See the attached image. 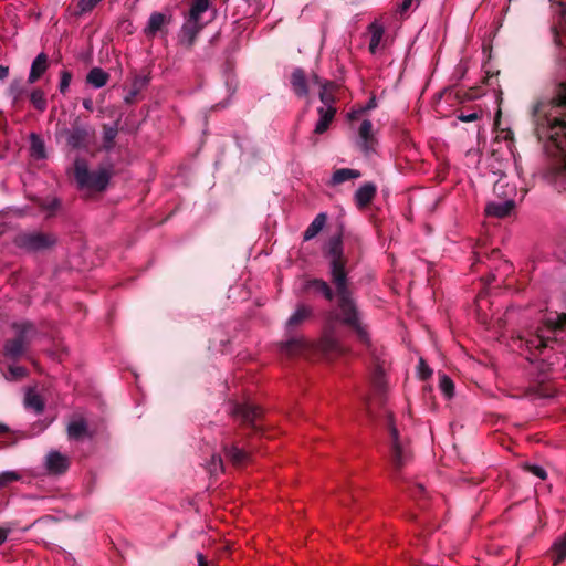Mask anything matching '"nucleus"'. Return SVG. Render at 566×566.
I'll return each mask as SVG.
<instances>
[{
  "mask_svg": "<svg viewBox=\"0 0 566 566\" xmlns=\"http://www.w3.org/2000/svg\"><path fill=\"white\" fill-rule=\"evenodd\" d=\"M83 106L88 112H93V109H94L93 101L91 98H85L83 101Z\"/></svg>",
  "mask_w": 566,
  "mask_h": 566,
  "instance_id": "nucleus-54",
  "label": "nucleus"
},
{
  "mask_svg": "<svg viewBox=\"0 0 566 566\" xmlns=\"http://www.w3.org/2000/svg\"><path fill=\"white\" fill-rule=\"evenodd\" d=\"M24 405L29 409H33L35 413H41L44 410V401L40 395L34 391H28L24 398Z\"/></svg>",
  "mask_w": 566,
  "mask_h": 566,
  "instance_id": "nucleus-33",
  "label": "nucleus"
},
{
  "mask_svg": "<svg viewBox=\"0 0 566 566\" xmlns=\"http://www.w3.org/2000/svg\"><path fill=\"white\" fill-rule=\"evenodd\" d=\"M109 74L101 67H93L86 75V82L96 88L107 84Z\"/></svg>",
  "mask_w": 566,
  "mask_h": 566,
  "instance_id": "nucleus-25",
  "label": "nucleus"
},
{
  "mask_svg": "<svg viewBox=\"0 0 566 566\" xmlns=\"http://www.w3.org/2000/svg\"><path fill=\"white\" fill-rule=\"evenodd\" d=\"M57 137L64 138L72 149H86L93 134L91 127L76 117L71 127H63L57 130Z\"/></svg>",
  "mask_w": 566,
  "mask_h": 566,
  "instance_id": "nucleus-6",
  "label": "nucleus"
},
{
  "mask_svg": "<svg viewBox=\"0 0 566 566\" xmlns=\"http://www.w3.org/2000/svg\"><path fill=\"white\" fill-rule=\"evenodd\" d=\"M326 349H329V350H339V345L335 342V340H328L327 342V346H326Z\"/></svg>",
  "mask_w": 566,
  "mask_h": 566,
  "instance_id": "nucleus-56",
  "label": "nucleus"
},
{
  "mask_svg": "<svg viewBox=\"0 0 566 566\" xmlns=\"http://www.w3.org/2000/svg\"><path fill=\"white\" fill-rule=\"evenodd\" d=\"M551 335L536 334L524 340V345L530 350L543 353L551 348L556 352H566V314H560L556 319L548 318L545 322Z\"/></svg>",
  "mask_w": 566,
  "mask_h": 566,
  "instance_id": "nucleus-2",
  "label": "nucleus"
},
{
  "mask_svg": "<svg viewBox=\"0 0 566 566\" xmlns=\"http://www.w3.org/2000/svg\"><path fill=\"white\" fill-rule=\"evenodd\" d=\"M30 101L33 104V106L40 112H43L46 108V98L44 92L40 88H36L31 93Z\"/></svg>",
  "mask_w": 566,
  "mask_h": 566,
  "instance_id": "nucleus-36",
  "label": "nucleus"
},
{
  "mask_svg": "<svg viewBox=\"0 0 566 566\" xmlns=\"http://www.w3.org/2000/svg\"><path fill=\"white\" fill-rule=\"evenodd\" d=\"M21 479V475L15 471H4L0 473V490L9 486L11 483Z\"/></svg>",
  "mask_w": 566,
  "mask_h": 566,
  "instance_id": "nucleus-38",
  "label": "nucleus"
},
{
  "mask_svg": "<svg viewBox=\"0 0 566 566\" xmlns=\"http://www.w3.org/2000/svg\"><path fill=\"white\" fill-rule=\"evenodd\" d=\"M424 492L426 491L422 484L416 483L409 486V494L413 499L421 497L422 495H424Z\"/></svg>",
  "mask_w": 566,
  "mask_h": 566,
  "instance_id": "nucleus-47",
  "label": "nucleus"
},
{
  "mask_svg": "<svg viewBox=\"0 0 566 566\" xmlns=\"http://www.w3.org/2000/svg\"><path fill=\"white\" fill-rule=\"evenodd\" d=\"M292 90L298 97H306L308 95V85L306 75L303 69L296 67L291 74Z\"/></svg>",
  "mask_w": 566,
  "mask_h": 566,
  "instance_id": "nucleus-17",
  "label": "nucleus"
},
{
  "mask_svg": "<svg viewBox=\"0 0 566 566\" xmlns=\"http://www.w3.org/2000/svg\"><path fill=\"white\" fill-rule=\"evenodd\" d=\"M118 134L117 123L111 126L107 124L103 125V148L109 151L115 144V138Z\"/></svg>",
  "mask_w": 566,
  "mask_h": 566,
  "instance_id": "nucleus-32",
  "label": "nucleus"
},
{
  "mask_svg": "<svg viewBox=\"0 0 566 566\" xmlns=\"http://www.w3.org/2000/svg\"><path fill=\"white\" fill-rule=\"evenodd\" d=\"M312 82L316 85H318L319 87H322V84L325 82V81H322L318 75L316 74H313L312 76Z\"/></svg>",
  "mask_w": 566,
  "mask_h": 566,
  "instance_id": "nucleus-58",
  "label": "nucleus"
},
{
  "mask_svg": "<svg viewBox=\"0 0 566 566\" xmlns=\"http://www.w3.org/2000/svg\"><path fill=\"white\" fill-rule=\"evenodd\" d=\"M418 375H419V378L422 380L430 378L432 375V369L427 365V363L423 358L419 359Z\"/></svg>",
  "mask_w": 566,
  "mask_h": 566,
  "instance_id": "nucleus-42",
  "label": "nucleus"
},
{
  "mask_svg": "<svg viewBox=\"0 0 566 566\" xmlns=\"http://www.w3.org/2000/svg\"><path fill=\"white\" fill-rule=\"evenodd\" d=\"M527 394L537 398H551L555 395V388L542 380L530 386Z\"/></svg>",
  "mask_w": 566,
  "mask_h": 566,
  "instance_id": "nucleus-28",
  "label": "nucleus"
},
{
  "mask_svg": "<svg viewBox=\"0 0 566 566\" xmlns=\"http://www.w3.org/2000/svg\"><path fill=\"white\" fill-rule=\"evenodd\" d=\"M317 113L319 115V119L315 125L314 134L322 135L329 128L331 123L334 119L336 114L335 107H318Z\"/></svg>",
  "mask_w": 566,
  "mask_h": 566,
  "instance_id": "nucleus-18",
  "label": "nucleus"
},
{
  "mask_svg": "<svg viewBox=\"0 0 566 566\" xmlns=\"http://www.w3.org/2000/svg\"><path fill=\"white\" fill-rule=\"evenodd\" d=\"M547 135L554 146L560 151L566 169V113L554 118H547Z\"/></svg>",
  "mask_w": 566,
  "mask_h": 566,
  "instance_id": "nucleus-9",
  "label": "nucleus"
},
{
  "mask_svg": "<svg viewBox=\"0 0 566 566\" xmlns=\"http://www.w3.org/2000/svg\"><path fill=\"white\" fill-rule=\"evenodd\" d=\"M27 369L22 366H10L6 379L13 381L20 380L27 376Z\"/></svg>",
  "mask_w": 566,
  "mask_h": 566,
  "instance_id": "nucleus-40",
  "label": "nucleus"
},
{
  "mask_svg": "<svg viewBox=\"0 0 566 566\" xmlns=\"http://www.w3.org/2000/svg\"><path fill=\"white\" fill-rule=\"evenodd\" d=\"M209 4L210 0H192L189 18L199 21L201 14L208 10Z\"/></svg>",
  "mask_w": 566,
  "mask_h": 566,
  "instance_id": "nucleus-34",
  "label": "nucleus"
},
{
  "mask_svg": "<svg viewBox=\"0 0 566 566\" xmlns=\"http://www.w3.org/2000/svg\"><path fill=\"white\" fill-rule=\"evenodd\" d=\"M551 7L554 12V22L549 31L553 38V43L557 48H563V35L566 36V2L563 0H549Z\"/></svg>",
  "mask_w": 566,
  "mask_h": 566,
  "instance_id": "nucleus-10",
  "label": "nucleus"
},
{
  "mask_svg": "<svg viewBox=\"0 0 566 566\" xmlns=\"http://www.w3.org/2000/svg\"><path fill=\"white\" fill-rule=\"evenodd\" d=\"M231 413L242 427L250 428L254 433L262 431L263 410L259 406L251 402L235 403Z\"/></svg>",
  "mask_w": 566,
  "mask_h": 566,
  "instance_id": "nucleus-8",
  "label": "nucleus"
},
{
  "mask_svg": "<svg viewBox=\"0 0 566 566\" xmlns=\"http://www.w3.org/2000/svg\"><path fill=\"white\" fill-rule=\"evenodd\" d=\"M526 471L532 473L533 475L539 478L541 480H545L547 478V472L544 468L535 464L525 465Z\"/></svg>",
  "mask_w": 566,
  "mask_h": 566,
  "instance_id": "nucleus-45",
  "label": "nucleus"
},
{
  "mask_svg": "<svg viewBox=\"0 0 566 566\" xmlns=\"http://www.w3.org/2000/svg\"><path fill=\"white\" fill-rule=\"evenodd\" d=\"M381 378H382V370L377 369L376 374H375V381L377 382L378 386H380V384H381Z\"/></svg>",
  "mask_w": 566,
  "mask_h": 566,
  "instance_id": "nucleus-57",
  "label": "nucleus"
},
{
  "mask_svg": "<svg viewBox=\"0 0 566 566\" xmlns=\"http://www.w3.org/2000/svg\"><path fill=\"white\" fill-rule=\"evenodd\" d=\"M136 96H137V95H132V91H130V92L128 93V95L125 97V102H126V103H133Z\"/></svg>",
  "mask_w": 566,
  "mask_h": 566,
  "instance_id": "nucleus-60",
  "label": "nucleus"
},
{
  "mask_svg": "<svg viewBox=\"0 0 566 566\" xmlns=\"http://www.w3.org/2000/svg\"><path fill=\"white\" fill-rule=\"evenodd\" d=\"M554 106L566 108V84L560 83L556 90V94L552 99Z\"/></svg>",
  "mask_w": 566,
  "mask_h": 566,
  "instance_id": "nucleus-39",
  "label": "nucleus"
},
{
  "mask_svg": "<svg viewBox=\"0 0 566 566\" xmlns=\"http://www.w3.org/2000/svg\"><path fill=\"white\" fill-rule=\"evenodd\" d=\"M13 243L19 249L28 252H41L55 245L56 238L51 233L41 231H23L14 237Z\"/></svg>",
  "mask_w": 566,
  "mask_h": 566,
  "instance_id": "nucleus-5",
  "label": "nucleus"
},
{
  "mask_svg": "<svg viewBox=\"0 0 566 566\" xmlns=\"http://www.w3.org/2000/svg\"><path fill=\"white\" fill-rule=\"evenodd\" d=\"M9 75V67L0 64V81L6 80Z\"/></svg>",
  "mask_w": 566,
  "mask_h": 566,
  "instance_id": "nucleus-53",
  "label": "nucleus"
},
{
  "mask_svg": "<svg viewBox=\"0 0 566 566\" xmlns=\"http://www.w3.org/2000/svg\"><path fill=\"white\" fill-rule=\"evenodd\" d=\"M368 30L370 33L369 51H370V53L375 54L377 52L379 43L384 36L385 30L377 22H373L368 27Z\"/></svg>",
  "mask_w": 566,
  "mask_h": 566,
  "instance_id": "nucleus-29",
  "label": "nucleus"
},
{
  "mask_svg": "<svg viewBox=\"0 0 566 566\" xmlns=\"http://www.w3.org/2000/svg\"><path fill=\"white\" fill-rule=\"evenodd\" d=\"M30 151L31 156L35 159H43L46 157L44 142L34 133L30 135Z\"/></svg>",
  "mask_w": 566,
  "mask_h": 566,
  "instance_id": "nucleus-30",
  "label": "nucleus"
},
{
  "mask_svg": "<svg viewBox=\"0 0 566 566\" xmlns=\"http://www.w3.org/2000/svg\"><path fill=\"white\" fill-rule=\"evenodd\" d=\"M479 93L478 88L472 87L467 92L461 93L460 91L457 92V98L460 101H471L478 98Z\"/></svg>",
  "mask_w": 566,
  "mask_h": 566,
  "instance_id": "nucleus-46",
  "label": "nucleus"
},
{
  "mask_svg": "<svg viewBox=\"0 0 566 566\" xmlns=\"http://www.w3.org/2000/svg\"><path fill=\"white\" fill-rule=\"evenodd\" d=\"M70 467L69 459L59 451H52L46 457V469L53 474H63Z\"/></svg>",
  "mask_w": 566,
  "mask_h": 566,
  "instance_id": "nucleus-13",
  "label": "nucleus"
},
{
  "mask_svg": "<svg viewBox=\"0 0 566 566\" xmlns=\"http://www.w3.org/2000/svg\"><path fill=\"white\" fill-rule=\"evenodd\" d=\"M9 533H10V528L0 527V545L6 543Z\"/></svg>",
  "mask_w": 566,
  "mask_h": 566,
  "instance_id": "nucleus-51",
  "label": "nucleus"
},
{
  "mask_svg": "<svg viewBox=\"0 0 566 566\" xmlns=\"http://www.w3.org/2000/svg\"><path fill=\"white\" fill-rule=\"evenodd\" d=\"M222 449L227 459L235 468H242L250 462V453L244 451L242 448H239L237 443H223Z\"/></svg>",
  "mask_w": 566,
  "mask_h": 566,
  "instance_id": "nucleus-12",
  "label": "nucleus"
},
{
  "mask_svg": "<svg viewBox=\"0 0 566 566\" xmlns=\"http://www.w3.org/2000/svg\"><path fill=\"white\" fill-rule=\"evenodd\" d=\"M71 80H72V73L66 70H63L61 72V80H60V85H59V90L62 94H64L67 91Z\"/></svg>",
  "mask_w": 566,
  "mask_h": 566,
  "instance_id": "nucleus-43",
  "label": "nucleus"
},
{
  "mask_svg": "<svg viewBox=\"0 0 566 566\" xmlns=\"http://www.w3.org/2000/svg\"><path fill=\"white\" fill-rule=\"evenodd\" d=\"M74 176L81 189L94 191H104L111 179V172L107 169L91 171L82 160L75 161Z\"/></svg>",
  "mask_w": 566,
  "mask_h": 566,
  "instance_id": "nucleus-4",
  "label": "nucleus"
},
{
  "mask_svg": "<svg viewBox=\"0 0 566 566\" xmlns=\"http://www.w3.org/2000/svg\"><path fill=\"white\" fill-rule=\"evenodd\" d=\"M10 431L9 427L4 423H0V434L8 433Z\"/></svg>",
  "mask_w": 566,
  "mask_h": 566,
  "instance_id": "nucleus-59",
  "label": "nucleus"
},
{
  "mask_svg": "<svg viewBox=\"0 0 566 566\" xmlns=\"http://www.w3.org/2000/svg\"><path fill=\"white\" fill-rule=\"evenodd\" d=\"M196 557L198 560V566H208V562H207L206 557L203 556V554L197 553Z\"/></svg>",
  "mask_w": 566,
  "mask_h": 566,
  "instance_id": "nucleus-55",
  "label": "nucleus"
},
{
  "mask_svg": "<svg viewBox=\"0 0 566 566\" xmlns=\"http://www.w3.org/2000/svg\"><path fill=\"white\" fill-rule=\"evenodd\" d=\"M12 327L15 331V336L6 340L3 354L8 358L17 360L30 345L32 335L35 334V327L31 322L14 323Z\"/></svg>",
  "mask_w": 566,
  "mask_h": 566,
  "instance_id": "nucleus-3",
  "label": "nucleus"
},
{
  "mask_svg": "<svg viewBox=\"0 0 566 566\" xmlns=\"http://www.w3.org/2000/svg\"><path fill=\"white\" fill-rule=\"evenodd\" d=\"M14 87H15V83H12L11 84V91H14Z\"/></svg>",
  "mask_w": 566,
  "mask_h": 566,
  "instance_id": "nucleus-63",
  "label": "nucleus"
},
{
  "mask_svg": "<svg viewBox=\"0 0 566 566\" xmlns=\"http://www.w3.org/2000/svg\"><path fill=\"white\" fill-rule=\"evenodd\" d=\"M479 118H480V114L478 112H472V113H469V114L460 113L458 115V119L461 120V122H464V123L475 122Z\"/></svg>",
  "mask_w": 566,
  "mask_h": 566,
  "instance_id": "nucleus-48",
  "label": "nucleus"
},
{
  "mask_svg": "<svg viewBox=\"0 0 566 566\" xmlns=\"http://www.w3.org/2000/svg\"><path fill=\"white\" fill-rule=\"evenodd\" d=\"M377 187L373 182H366L355 192V202L359 209L366 208L371 203L376 196Z\"/></svg>",
  "mask_w": 566,
  "mask_h": 566,
  "instance_id": "nucleus-16",
  "label": "nucleus"
},
{
  "mask_svg": "<svg viewBox=\"0 0 566 566\" xmlns=\"http://www.w3.org/2000/svg\"><path fill=\"white\" fill-rule=\"evenodd\" d=\"M48 65V55L45 53H40L31 64L28 82L31 84L35 83L44 74Z\"/></svg>",
  "mask_w": 566,
  "mask_h": 566,
  "instance_id": "nucleus-19",
  "label": "nucleus"
},
{
  "mask_svg": "<svg viewBox=\"0 0 566 566\" xmlns=\"http://www.w3.org/2000/svg\"><path fill=\"white\" fill-rule=\"evenodd\" d=\"M337 85L332 81H325L322 84L319 91V99L325 105L324 107H334L335 96L334 92L336 91Z\"/></svg>",
  "mask_w": 566,
  "mask_h": 566,
  "instance_id": "nucleus-27",
  "label": "nucleus"
},
{
  "mask_svg": "<svg viewBox=\"0 0 566 566\" xmlns=\"http://www.w3.org/2000/svg\"><path fill=\"white\" fill-rule=\"evenodd\" d=\"M514 208L515 201L513 199H507L504 201H492L486 205L485 212L491 217L505 218L510 216Z\"/></svg>",
  "mask_w": 566,
  "mask_h": 566,
  "instance_id": "nucleus-15",
  "label": "nucleus"
},
{
  "mask_svg": "<svg viewBox=\"0 0 566 566\" xmlns=\"http://www.w3.org/2000/svg\"><path fill=\"white\" fill-rule=\"evenodd\" d=\"M358 145L361 151L367 156L374 153L377 140L373 135V123L369 119H364L361 122L358 130Z\"/></svg>",
  "mask_w": 566,
  "mask_h": 566,
  "instance_id": "nucleus-11",
  "label": "nucleus"
},
{
  "mask_svg": "<svg viewBox=\"0 0 566 566\" xmlns=\"http://www.w3.org/2000/svg\"><path fill=\"white\" fill-rule=\"evenodd\" d=\"M88 436V427L85 419L80 418L78 420L72 421L67 426V437L71 440H82Z\"/></svg>",
  "mask_w": 566,
  "mask_h": 566,
  "instance_id": "nucleus-23",
  "label": "nucleus"
},
{
  "mask_svg": "<svg viewBox=\"0 0 566 566\" xmlns=\"http://www.w3.org/2000/svg\"><path fill=\"white\" fill-rule=\"evenodd\" d=\"M313 310L305 304H298L296 311L290 316L286 322L287 328H294L302 325L306 319L312 316Z\"/></svg>",
  "mask_w": 566,
  "mask_h": 566,
  "instance_id": "nucleus-20",
  "label": "nucleus"
},
{
  "mask_svg": "<svg viewBox=\"0 0 566 566\" xmlns=\"http://www.w3.org/2000/svg\"><path fill=\"white\" fill-rule=\"evenodd\" d=\"M501 188H502V186H500V185H499V182H496V184L494 185V192H495V193H499V191H500V189H501Z\"/></svg>",
  "mask_w": 566,
  "mask_h": 566,
  "instance_id": "nucleus-61",
  "label": "nucleus"
},
{
  "mask_svg": "<svg viewBox=\"0 0 566 566\" xmlns=\"http://www.w3.org/2000/svg\"><path fill=\"white\" fill-rule=\"evenodd\" d=\"M323 254L327 260L329 282L310 279L305 282L304 290L319 294L328 302L337 297L338 312L334 313L335 318L350 328L363 345L369 347V333L353 296V284L347 268L348 258L344 253L342 234L328 239Z\"/></svg>",
  "mask_w": 566,
  "mask_h": 566,
  "instance_id": "nucleus-1",
  "label": "nucleus"
},
{
  "mask_svg": "<svg viewBox=\"0 0 566 566\" xmlns=\"http://www.w3.org/2000/svg\"><path fill=\"white\" fill-rule=\"evenodd\" d=\"M311 140L314 145L317 143V139H315L314 137H312Z\"/></svg>",
  "mask_w": 566,
  "mask_h": 566,
  "instance_id": "nucleus-62",
  "label": "nucleus"
},
{
  "mask_svg": "<svg viewBox=\"0 0 566 566\" xmlns=\"http://www.w3.org/2000/svg\"><path fill=\"white\" fill-rule=\"evenodd\" d=\"M60 205L61 203L59 199H52L49 203L43 205L42 208L50 212H54L59 209Z\"/></svg>",
  "mask_w": 566,
  "mask_h": 566,
  "instance_id": "nucleus-49",
  "label": "nucleus"
},
{
  "mask_svg": "<svg viewBox=\"0 0 566 566\" xmlns=\"http://www.w3.org/2000/svg\"><path fill=\"white\" fill-rule=\"evenodd\" d=\"M102 0H78L76 12L77 15L92 11Z\"/></svg>",
  "mask_w": 566,
  "mask_h": 566,
  "instance_id": "nucleus-41",
  "label": "nucleus"
},
{
  "mask_svg": "<svg viewBox=\"0 0 566 566\" xmlns=\"http://www.w3.org/2000/svg\"><path fill=\"white\" fill-rule=\"evenodd\" d=\"M150 82L149 72L136 75L132 84V95H138Z\"/></svg>",
  "mask_w": 566,
  "mask_h": 566,
  "instance_id": "nucleus-35",
  "label": "nucleus"
},
{
  "mask_svg": "<svg viewBox=\"0 0 566 566\" xmlns=\"http://www.w3.org/2000/svg\"><path fill=\"white\" fill-rule=\"evenodd\" d=\"M360 176H361V172L359 170L350 169V168H339L333 172L329 184L332 186H336V185H340L347 180L359 178Z\"/></svg>",
  "mask_w": 566,
  "mask_h": 566,
  "instance_id": "nucleus-26",
  "label": "nucleus"
},
{
  "mask_svg": "<svg viewBox=\"0 0 566 566\" xmlns=\"http://www.w3.org/2000/svg\"><path fill=\"white\" fill-rule=\"evenodd\" d=\"M166 15L160 12H154L150 14L147 28L145 32L147 35H155L158 31H160L166 23Z\"/></svg>",
  "mask_w": 566,
  "mask_h": 566,
  "instance_id": "nucleus-31",
  "label": "nucleus"
},
{
  "mask_svg": "<svg viewBox=\"0 0 566 566\" xmlns=\"http://www.w3.org/2000/svg\"><path fill=\"white\" fill-rule=\"evenodd\" d=\"M549 556L554 565L562 563L566 558V533L554 542Z\"/></svg>",
  "mask_w": 566,
  "mask_h": 566,
  "instance_id": "nucleus-24",
  "label": "nucleus"
},
{
  "mask_svg": "<svg viewBox=\"0 0 566 566\" xmlns=\"http://www.w3.org/2000/svg\"><path fill=\"white\" fill-rule=\"evenodd\" d=\"M439 387H440L441 391L446 395L447 398L453 397L454 384L449 376H447L444 374L440 375Z\"/></svg>",
  "mask_w": 566,
  "mask_h": 566,
  "instance_id": "nucleus-37",
  "label": "nucleus"
},
{
  "mask_svg": "<svg viewBox=\"0 0 566 566\" xmlns=\"http://www.w3.org/2000/svg\"><path fill=\"white\" fill-rule=\"evenodd\" d=\"M389 461L395 472L401 470L411 460L408 442L399 437L397 428L389 422Z\"/></svg>",
  "mask_w": 566,
  "mask_h": 566,
  "instance_id": "nucleus-7",
  "label": "nucleus"
},
{
  "mask_svg": "<svg viewBox=\"0 0 566 566\" xmlns=\"http://www.w3.org/2000/svg\"><path fill=\"white\" fill-rule=\"evenodd\" d=\"M209 472L211 474H217L218 472L223 470V461L220 455H212L211 462L209 463Z\"/></svg>",
  "mask_w": 566,
  "mask_h": 566,
  "instance_id": "nucleus-44",
  "label": "nucleus"
},
{
  "mask_svg": "<svg viewBox=\"0 0 566 566\" xmlns=\"http://www.w3.org/2000/svg\"><path fill=\"white\" fill-rule=\"evenodd\" d=\"M412 6V0H403L399 7H398V12L403 15L405 13H407V11L410 9V7Z\"/></svg>",
  "mask_w": 566,
  "mask_h": 566,
  "instance_id": "nucleus-50",
  "label": "nucleus"
},
{
  "mask_svg": "<svg viewBox=\"0 0 566 566\" xmlns=\"http://www.w3.org/2000/svg\"><path fill=\"white\" fill-rule=\"evenodd\" d=\"M376 106H377L376 98L371 97L368 101V103L366 104V106L361 109V112H367V111L374 109V108H376Z\"/></svg>",
  "mask_w": 566,
  "mask_h": 566,
  "instance_id": "nucleus-52",
  "label": "nucleus"
},
{
  "mask_svg": "<svg viewBox=\"0 0 566 566\" xmlns=\"http://www.w3.org/2000/svg\"><path fill=\"white\" fill-rule=\"evenodd\" d=\"M327 220V214L324 212L318 213L314 220L308 224L306 230L303 233V239L305 241H310L314 239L325 227Z\"/></svg>",
  "mask_w": 566,
  "mask_h": 566,
  "instance_id": "nucleus-22",
  "label": "nucleus"
},
{
  "mask_svg": "<svg viewBox=\"0 0 566 566\" xmlns=\"http://www.w3.org/2000/svg\"><path fill=\"white\" fill-rule=\"evenodd\" d=\"M201 28L198 20L188 18L180 31V42L187 48H191Z\"/></svg>",
  "mask_w": 566,
  "mask_h": 566,
  "instance_id": "nucleus-14",
  "label": "nucleus"
},
{
  "mask_svg": "<svg viewBox=\"0 0 566 566\" xmlns=\"http://www.w3.org/2000/svg\"><path fill=\"white\" fill-rule=\"evenodd\" d=\"M307 349V344L303 338L292 337L281 346V352L287 356H297Z\"/></svg>",
  "mask_w": 566,
  "mask_h": 566,
  "instance_id": "nucleus-21",
  "label": "nucleus"
}]
</instances>
